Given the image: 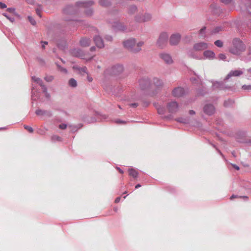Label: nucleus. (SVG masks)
I'll list each match as a JSON object with an SVG mask.
<instances>
[{
	"instance_id": "nucleus-19",
	"label": "nucleus",
	"mask_w": 251,
	"mask_h": 251,
	"mask_svg": "<svg viewBox=\"0 0 251 251\" xmlns=\"http://www.w3.org/2000/svg\"><path fill=\"white\" fill-rule=\"evenodd\" d=\"M243 74V72L240 70L231 71L226 75L225 80H228L231 76H238Z\"/></svg>"
},
{
	"instance_id": "nucleus-1",
	"label": "nucleus",
	"mask_w": 251,
	"mask_h": 251,
	"mask_svg": "<svg viewBox=\"0 0 251 251\" xmlns=\"http://www.w3.org/2000/svg\"><path fill=\"white\" fill-rule=\"evenodd\" d=\"M124 47L129 51L137 53L141 50V47L144 45V42L141 41L137 43L135 38H131L123 41Z\"/></svg>"
},
{
	"instance_id": "nucleus-15",
	"label": "nucleus",
	"mask_w": 251,
	"mask_h": 251,
	"mask_svg": "<svg viewBox=\"0 0 251 251\" xmlns=\"http://www.w3.org/2000/svg\"><path fill=\"white\" fill-rule=\"evenodd\" d=\"M160 57L167 64H172L173 60L171 55L168 53H162L159 54Z\"/></svg>"
},
{
	"instance_id": "nucleus-4",
	"label": "nucleus",
	"mask_w": 251,
	"mask_h": 251,
	"mask_svg": "<svg viewBox=\"0 0 251 251\" xmlns=\"http://www.w3.org/2000/svg\"><path fill=\"white\" fill-rule=\"evenodd\" d=\"M124 67L121 64H116L107 68L104 71L105 75H119L124 71Z\"/></svg>"
},
{
	"instance_id": "nucleus-44",
	"label": "nucleus",
	"mask_w": 251,
	"mask_h": 251,
	"mask_svg": "<svg viewBox=\"0 0 251 251\" xmlns=\"http://www.w3.org/2000/svg\"><path fill=\"white\" fill-rule=\"evenodd\" d=\"M242 89L244 90H251V85H244L242 86Z\"/></svg>"
},
{
	"instance_id": "nucleus-55",
	"label": "nucleus",
	"mask_w": 251,
	"mask_h": 251,
	"mask_svg": "<svg viewBox=\"0 0 251 251\" xmlns=\"http://www.w3.org/2000/svg\"><path fill=\"white\" fill-rule=\"evenodd\" d=\"M130 106H131V107H137V106H138V103H131L130 104Z\"/></svg>"
},
{
	"instance_id": "nucleus-39",
	"label": "nucleus",
	"mask_w": 251,
	"mask_h": 251,
	"mask_svg": "<svg viewBox=\"0 0 251 251\" xmlns=\"http://www.w3.org/2000/svg\"><path fill=\"white\" fill-rule=\"evenodd\" d=\"M24 128L30 133H32L33 132V129L32 128V127L30 126H29L26 125H24Z\"/></svg>"
},
{
	"instance_id": "nucleus-17",
	"label": "nucleus",
	"mask_w": 251,
	"mask_h": 251,
	"mask_svg": "<svg viewBox=\"0 0 251 251\" xmlns=\"http://www.w3.org/2000/svg\"><path fill=\"white\" fill-rule=\"evenodd\" d=\"M94 41L98 48L101 49L104 47L103 39L99 35H96L94 37Z\"/></svg>"
},
{
	"instance_id": "nucleus-18",
	"label": "nucleus",
	"mask_w": 251,
	"mask_h": 251,
	"mask_svg": "<svg viewBox=\"0 0 251 251\" xmlns=\"http://www.w3.org/2000/svg\"><path fill=\"white\" fill-rule=\"evenodd\" d=\"M152 83L157 89H162L164 85L163 80L157 77L153 78Z\"/></svg>"
},
{
	"instance_id": "nucleus-62",
	"label": "nucleus",
	"mask_w": 251,
	"mask_h": 251,
	"mask_svg": "<svg viewBox=\"0 0 251 251\" xmlns=\"http://www.w3.org/2000/svg\"><path fill=\"white\" fill-rule=\"evenodd\" d=\"M90 50L91 51H94L96 50V48L93 46L90 48Z\"/></svg>"
},
{
	"instance_id": "nucleus-59",
	"label": "nucleus",
	"mask_w": 251,
	"mask_h": 251,
	"mask_svg": "<svg viewBox=\"0 0 251 251\" xmlns=\"http://www.w3.org/2000/svg\"><path fill=\"white\" fill-rule=\"evenodd\" d=\"M120 200H121V198L120 197L116 198L115 200V203H118L120 201Z\"/></svg>"
},
{
	"instance_id": "nucleus-9",
	"label": "nucleus",
	"mask_w": 251,
	"mask_h": 251,
	"mask_svg": "<svg viewBox=\"0 0 251 251\" xmlns=\"http://www.w3.org/2000/svg\"><path fill=\"white\" fill-rule=\"evenodd\" d=\"M95 4L94 1L93 0H88L82 1H77L76 2V5L78 7H82V8H89L92 6H93Z\"/></svg>"
},
{
	"instance_id": "nucleus-37",
	"label": "nucleus",
	"mask_w": 251,
	"mask_h": 251,
	"mask_svg": "<svg viewBox=\"0 0 251 251\" xmlns=\"http://www.w3.org/2000/svg\"><path fill=\"white\" fill-rule=\"evenodd\" d=\"M53 76L52 75H49V76H46L45 77L44 79L47 82H51L53 79Z\"/></svg>"
},
{
	"instance_id": "nucleus-51",
	"label": "nucleus",
	"mask_w": 251,
	"mask_h": 251,
	"mask_svg": "<svg viewBox=\"0 0 251 251\" xmlns=\"http://www.w3.org/2000/svg\"><path fill=\"white\" fill-rule=\"evenodd\" d=\"M36 13H37V15H38L41 18V10L37 8V9H36Z\"/></svg>"
},
{
	"instance_id": "nucleus-13",
	"label": "nucleus",
	"mask_w": 251,
	"mask_h": 251,
	"mask_svg": "<svg viewBox=\"0 0 251 251\" xmlns=\"http://www.w3.org/2000/svg\"><path fill=\"white\" fill-rule=\"evenodd\" d=\"M71 54L75 57H80L83 58L84 56V53L83 51L80 49L75 48L72 49L70 50Z\"/></svg>"
},
{
	"instance_id": "nucleus-45",
	"label": "nucleus",
	"mask_w": 251,
	"mask_h": 251,
	"mask_svg": "<svg viewBox=\"0 0 251 251\" xmlns=\"http://www.w3.org/2000/svg\"><path fill=\"white\" fill-rule=\"evenodd\" d=\"M105 39L108 41H112V37L110 35H106L105 37Z\"/></svg>"
},
{
	"instance_id": "nucleus-21",
	"label": "nucleus",
	"mask_w": 251,
	"mask_h": 251,
	"mask_svg": "<svg viewBox=\"0 0 251 251\" xmlns=\"http://www.w3.org/2000/svg\"><path fill=\"white\" fill-rule=\"evenodd\" d=\"M35 113L38 116H44L46 115L49 117L52 116V113L50 111L43 110L40 109H38L36 110Z\"/></svg>"
},
{
	"instance_id": "nucleus-46",
	"label": "nucleus",
	"mask_w": 251,
	"mask_h": 251,
	"mask_svg": "<svg viewBox=\"0 0 251 251\" xmlns=\"http://www.w3.org/2000/svg\"><path fill=\"white\" fill-rule=\"evenodd\" d=\"M7 11L10 12V13H14V11H15V9L14 8H8L6 9Z\"/></svg>"
},
{
	"instance_id": "nucleus-25",
	"label": "nucleus",
	"mask_w": 251,
	"mask_h": 251,
	"mask_svg": "<svg viewBox=\"0 0 251 251\" xmlns=\"http://www.w3.org/2000/svg\"><path fill=\"white\" fill-rule=\"evenodd\" d=\"M129 176L133 177L134 178H137L138 176V172L134 169H129L128 170Z\"/></svg>"
},
{
	"instance_id": "nucleus-56",
	"label": "nucleus",
	"mask_w": 251,
	"mask_h": 251,
	"mask_svg": "<svg viewBox=\"0 0 251 251\" xmlns=\"http://www.w3.org/2000/svg\"><path fill=\"white\" fill-rule=\"evenodd\" d=\"M232 166H233V167L234 168H235L236 170H239L240 169V168L239 166H237L235 164H232Z\"/></svg>"
},
{
	"instance_id": "nucleus-27",
	"label": "nucleus",
	"mask_w": 251,
	"mask_h": 251,
	"mask_svg": "<svg viewBox=\"0 0 251 251\" xmlns=\"http://www.w3.org/2000/svg\"><path fill=\"white\" fill-rule=\"evenodd\" d=\"M156 108L157 110V112L159 114L163 115L165 113V109L164 107L161 106L160 105H156Z\"/></svg>"
},
{
	"instance_id": "nucleus-48",
	"label": "nucleus",
	"mask_w": 251,
	"mask_h": 251,
	"mask_svg": "<svg viewBox=\"0 0 251 251\" xmlns=\"http://www.w3.org/2000/svg\"><path fill=\"white\" fill-rule=\"evenodd\" d=\"M221 1L225 4H227L230 3L232 0H220Z\"/></svg>"
},
{
	"instance_id": "nucleus-64",
	"label": "nucleus",
	"mask_w": 251,
	"mask_h": 251,
	"mask_svg": "<svg viewBox=\"0 0 251 251\" xmlns=\"http://www.w3.org/2000/svg\"><path fill=\"white\" fill-rule=\"evenodd\" d=\"M87 79H88V80L89 82H91V81H92V80H93V78H92V77H90V76H87Z\"/></svg>"
},
{
	"instance_id": "nucleus-5",
	"label": "nucleus",
	"mask_w": 251,
	"mask_h": 251,
	"mask_svg": "<svg viewBox=\"0 0 251 251\" xmlns=\"http://www.w3.org/2000/svg\"><path fill=\"white\" fill-rule=\"evenodd\" d=\"M135 21L139 23H145L150 21L152 19L151 14L148 13H139L135 16Z\"/></svg>"
},
{
	"instance_id": "nucleus-33",
	"label": "nucleus",
	"mask_w": 251,
	"mask_h": 251,
	"mask_svg": "<svg viewBox=\"0 0 251 251\" xmlns=\"http://www.w3.org/2000/svg\"><path fill=\"white\" fill-rule=\"evenodd\" d=\"M117 28L119 30L122 31H124L126 29V26L121 24H119L118 25Z\"/></svg>"
},
{
	"instance_id": "nucleus-14",
	"label": "nucleus",
	"mask_w": 251,
	"mask_h": 251,
	"mask_svg": "<svg viewBox=\"0 0 251 251\" xmlns=\"http://www.w3.org/2000/svg\"><path fill=\"white\" fill-rule=\"evenodd\" d=\"M229 88L225 86L224 82L216 81L213 83L212 89L214 90H225Z\"/></svg>"
},
{
	"instance_id": "nucleus-10",
	"label": "nucleus",
	"mask_w": 251,
	"mask_h": 251,
	"mask_svg": "<svg viewBox=\"0 0 251 251\" xmlns=\"http://www.w3.org/2000/svg\"><path fill=\"white\" fill-rule=\"evenodd\" d=\"M139 86L141 89L144 90L149 88L151 85V81L149 78H143L139 81Z\"/></svg>"
},
{
	"instance_id": "nucleus-63",
	"label": "nucleus",
	"mask_w": 251,
	"mask_h": 251,
	"mask_svg": "<svg viewBox=\"0 0 251 251\" xmlns=\"http://www.w3.org/2000/svg\"><path fill=\"white\" fill-rule=\"evenodd\" d=\"M26 1L30 4H32L34 3V0H26Z\"/></svg>"
},
{
	"instance_id": "nucleus-2",
	"label": "nucleus",
	"mask_w": 251,
	"mask_h": 251,
	"mask_svg": "<svg viewBox=\"0 0 251 251\" xmlns=\"http://www.w3.org/2000/svg\"><path fill=\"white\" fill-rule=\"evenodd\" d=\"M246 49L245 44L239 38H235L232 41V47L229 51L235 55H240Z\"/></svg>"
},
{
	"instance_id": "nucleus-57",
	"label": "nucleus",
	"mask_w": 251,
	"mask_h": 251,
	"mask_svg": "<svg viewBox=\"0 0 251 251\" xmlns=\"http://www.w3.org/2000/svg\"><path fill=\"white\" fill-rule=\"evenodd\" d=\"M216 150L218 152V153L222 156L223 158H224L225 156L224 155H223V154L222 153V152L220 150H219L218 148H216Z\"/></svg>"
},
{
	"instance_id": "nucleus-31",
	"label": "nucleus",
	"mask_w": 251,
	"mask_h": 251,
	"mask_svg": "<svg viewBox=\"0 0 251 251\" xmlns=\"http://www.w3.org/2000/svg\"><path fill=\"white\" fill-rule=\"evenodd\" d=\"M137 8L136 6L131 5L129 8L128 13L131 14H133L137 11Z\"/></svg>"
},
{
	"instance_id": "nucleus-53",
	"label": "nucleus",
	"mask_w": 251,
	"mask_h": 251,
	"mask_svg": "<svg viewBox=\"0 0 251 251\" xmlns=\"http://www.w3.org/2000/svg\"><path fill=\"white\" fill-rule=\"evenodd\" d=\"M240 198V196H238L235 195H232L230 197V200H233L235 198Z\"/></svg>"
},
{
	"instance_id": "nucleus-3",
	"label": "nucleus",
	"mask_w": 251,
	"mask_h": 251,
	"mask_svg": "<svg viewBox=\"0 0 251 251\" xmlns=\"http://www.w3.org/2000/svg\"><path fill=\"white\" fill-rule=\"evenodd\" d=\"M208 48V46L206 43L201 42L195 43L193 48L187 51V55L190 57L197 59L198 57L196 52H201Z\"/></svg>"
},
{
	"instance_id": "nucleus-29",
	"label": "nucleus",
	"mask_w": 251,
	"mask_h": 251,
	"mask_svg": "<svg viewBox=\"0 0 251 251\" xmlns=\"http://www.w3.org/2000/svg\"><path fill=\"white\" fill-rule=\"evenodd\" d=\"M32 79L39 84L41 87L44 85V83L42 80L40 78L36 77V76H34L32 77Z\"/></svg>"
},
{
	"instance_id": "nucleus-7",
	"label": "nucleus",
	"mask_w": 251,
	"mask_h": 251,
	"mask_svg": "<svg viewBox=\"0 0 251 251\" xmlns=\"http://www.w3.org/2000/svg\"><path fill=\"white\" fill-rule=\"evenodd\" d=\"M78 11V6L75 5H68L63 9V13L66 15H73L77 13Z\"/></svg>"
},
{
	"instance_id": "nucleus-50",
	"label": "nucleus",
	"mask_w": 251,
	"mask_h": 251,
	"mask_svg": "<svg viewBox=\"0 0 251 251\" xmlns=\"http://www.w3.org/2000/svg\"><path fill=\"white\" fill-rule=\"evenodd\" d=\"M205 29H206V27L205 26L203 27L201 29V30L199 31L200 34L202 35L204 33Z\"/></svg>"
},
{
	"instance_id": "nucleus-43",
	"label": "nucleus",
	"mask_w": 251,
	"mask_h": 251,
	"mask_svg": "<svg viewBox=\"0 0 251 251\" xmlns=\"http://www.w3.org/2000/svg\"><path fill=\"white\" fill-rule=\"evenodd\" d=\"M219 57L221 60H225L226 58V56L225 54L223 53H220L219 55Z\"/></svg>"
},
{
	"instance_id": "nucleus-54",
	"label": "nucleus",
	"mask_w": 251,
	"mask_h": 251,
	"mask_svg": "<svg viewBox=\"0 0 251 251\" xmlns=\"http://www.w3.org/2000/svg\"><path fill=\"white\" fill-rule=\"evenodd\" d=\"M115 122L117 124H126V122L124 121H121L120 120H117L115 121Z\"/></svg>"
},
{
	"instance_id": "nucleus-36",
	"label": "nucleus",
	"mask_w": 251,
	"mask_h": 251,
	"mask_svg": "<svg viewBox=\"0 0 251 251\" xmlns=\"http://www.w3.org/2000/svg\"><path fill=\"white\" fill-rule=\"evenodd\" d=\"M28 19L31 24L33 25H35L36 24V22L35 20L31 17V16H28Z\"/></svg>"
},
{
	"instance_id": "nucleus-52",
	"label": "nucleus",
	"mask_w": 251,
	"mask_h": 251,
	"mask_svg": "<svg viewBox=\"0 0 251 251\" xmlns=\"http://www.w3.org/2000/svg\"><path fill=\"white\" fill-rule=\"evenodd\" d=\"M69 127L71 128V130L73 131H76L77 130V128L75 126H70Z\"/></svg>"
},
{
	"instance_id": "nucleus-32",
	"label": "nucleus",
	"mask_w": 251,
	"mask_h": 251,
	"mask_svg": "<svg viewBox=\"0 0 251 251\" xmlns=\"http://www.w3.org/2000/svg\"><path fill=\"white\" fill-rule=\"evenodd\" d=\"M93 10L92 9L90 8L85 11V14L87 16H91L93 14Z\"/></svg>"
},
{
	"instance_id": "nucleus-30",
	"label": "nucleus",
	"mask_w": 251,
	"mask_h": 251,
	"mask_svg": "<svg viewBox=\"0 0 251 251\" xmlns=\"http://www.w3.org/2000/svg\"><path fill=\"white\" fill-rule=\"evenodd\" d=\"M234 102V101L233 100L228 99V100L225 101L224 104L225 107H230V106H232Z\"/></svg>"
},
{
	"instance_id": "nucleus-41",
	"label": "nucleus",
	"mask_w": 251,
	"mask_h": 251,
	"mask_svg": "<svg viewBox=\"0 0 251 251\" xmlns=\"http://www.w3.org/2000/svg\"><path fill=\"white\" fill-rule=\"evenodd\" d=\"M3 15L7 19H8L11 22L13 23L15 21V19L14 18L10 17L6 14H3Z\"/></svg>"
},
{
	"instance_id": "nucleus-12",
	"label": "nucleus",
	"mask_w": 251,
	"mask_h": 251,
	"mask_svg": "<svg viewBox=\"0 0 251 251\" xmlns=\"http://www.w3.org/2000/svg\"><path fill=\"white\" fill-rule=\"evenodd\" d=\"M203 110L205 114L210 116L214 113L215 108L212 104H206L204 106Z\"/></svg>"
},
{
	"instance_id": "nucleus-42",
	"label": "nucleus",
	"mask_w": 251,
	"mask_h": 251,
	"mask_svg": "<svg viewBox=\"0 0 251 251\" xmlns=\"http://www.w3.org/2000/svg\"><path fill=\"white\" fill-rule=\"evenodd\" d=\"M67 127V125L65 124H61L59 125V128L61 129H65Z\"/></svg>"
},
{
	"instance_id": "nucleus-11",
	"label": "nucleus",
	"mask_w": 251,
	"mask_h": 251,
	"mask_svg": "<svg viewBox=\"0 0 251 251\" xmlns=\"http://www.w3.org/2000/svg\"><path fill=\"white\" fill-rule=\"evenodd\" d=\"M181 39V35L178 33L172 35L170 38V44L172 46L177 45Z\"/></svg>"
},
{
	"instance_id": "nucleus-28",
	"label": "nucleus",
	"mask_w": 251,
	"mask_h": 251,
	"mask_svg": "<svg viewBox=\"0 0 251 251\" xmlns=\"http://www.w3.org/2000/svg\"><path fill=\"white\" fill-rule=\"evenodd\" d=\"M69 85L70 86L75 88L77 86V83L74 78H72L69 80Z\"/></svg>"
},
{
	"instance_id": "nucleus-20",
	"label": "nucleus",
	"mask_w": 251,
	"mask_h": 251,
	"mask_svg": "<svg viewBox=\"0 0 251 251\" xmlns=\"http://www.w3.org/2000/svg\"><path fill=\"white\" fill-rule=\"evenodd\" d=\"M80 45L82 47H87L90 45L91 40L86 37L81 38L79 41Z\"/></svg>"
},
{
	"instance_id": "nucleus-40",
	"label": "nucleus",
	"mask_w": 251,
	"mask_h": 251,
	"mask_svg": "<svg viewBox=\"0 0 251 251\" xmlns=\"http://www.w3.org/2000/svg\"><path fill=\"white\" fill-rule=\"evenodd\" d=\"M57 66L58 67V69L61 72H63L64 73H67V70L66 69L61 67L60 66L58 65V64H57Z\"/></svg>"
},
{
	"instance_id": "nucleus-35",
	"label": "nucleus",
	"mask_w": 251,
	"mask_h": 251,
	"mask_svg": "<svg viewBox=\"0 0 251 251\" xmlns=\"http://www.w3.org/2000/svg\"><path fill=\"white\" fill-rule=\"evenodd\" d=\"M51 140L52 141H62L61 138L57 135L52 136L51 137Z\"/></svg>"
},
{
	"instance_id": "nucleus-49",
	"label": "nucleus",
	"mask_w": 251,
	"mask_h": 251,
	"mask_svg": "<svg viewBox=\"0 0 251 251\" xmlns=\"http://www.w3.org/2000/svg\"><path fill=\"white\" fill-rule=\"evenodd\" d=\"M6 7V5L5 3L0 2V8L4 9Z\"/></svg>"
},
{
	"instance_id": "nucleus-61",
	"label": "nucleus",
	"mask_w": 251,
	"mask_h": 251,
	"mask_svg": "<svg viewBox=\"0 0 251 251\" xmlns=\"http://www.w3.org/2000/svg\"><path fill=\"white\" fill-rule=\"evenodd\" d=\"M116 169L119 171V172L121 173V174H123L124 173V171L121 169L119 167H116Z\"/></svg>"
},
{
	"instance_id": "nucleus-60",
	"label": "nucleus",
	"mask_w": 251,
	"mask_h": 251,
	"mask_svg": "<svg viewBox=\"0 0 251 251\" xmlns=\"http://www.w3.org/2000/svg\"><path fill=\"white\" fill-rule=\"evenodd\" d=\"M189 113L190 115H194V114H195V112L193 110H190L189 111Z\"/></svg>"
},
{
	"instance_id": "nucleus-38",
	"label": "nucleus",
	"mask_w": 251,
	"mask_h": 251,
	"mask_svg": "<svg viewBox=\"0 0 251 251\" xmlns=\"http://www.w3.org/2000/svg\"><path fill=\"white\" fill-rule=\"evenodd\" d=\"M176 120L180 123H185V124L187 123V120L185 119H183L182 118H177Z\"/></svg>"
},
{
	"instance_id": "nucleus-22",
	"label": "nucleus",
	"mask_w": 251,
	"mask_h": 251,
	"mask_svg": "<svg viewBox=\"0 0 251 251\" xmlns=\"http://www.w3.org/2000/svg\"><path fill=\"white\" fill-rule=\"evenodd\" d=\"M203 55L206 58H213L215 53L212 51L207 50L203 52Z\"/></svg>"
},
{
	"instance_id": "nucleus-24",
	"label": "nucleus",
	"mask_w": 251,
	"mask_h": 251,
	"mask_svg": "<svg viewBox=\"0 0 251 251\" xmlns=\"http://www.w3.org/2000/svg\"><path fill=\"white\" fill-rule=\"evenodd\" d=\"M99 3L103 7H107L111 5V2L108 0H99Z\"/></svg>"
},
{
	"instance_id": "nucleus-16",
	"label": "nucleus",
	"mask_w": 251,
	"mask_h": 251,
	"mask_svg": "<svg viewBox=\"0 0 251 251\" xmlns=\"http://www.w3.org/2000/svg\"><path fill=\"white\" fill-rule=\"evenodd\" d=\"M184 94V90L181 87H178L174 89L172 95L175 97H180Z\"/></svg>"
},
{
	"instance_id": "nucleus-23",
	"label": "nucleus",
	"mask_w": 251,
	"mask_h": 251,
	"mask_svg": "<svg viewBox=\"0 0 251 251\" xmlns=\"http://www.w3.org/2000/svg\"><path fill=\"white\" fill-rule=\"evenodd\" d=\"M73 69L77 70L80 73L82 74V73L88 74L87 69L85 66H83L82 67H80L77 66H74Z\"/></svg>"
},
{
	"instance_id": "nucleus-47",
	"label": "nucleus",
	"mask_w": 251,
	"mask_h": 251,
	"mask_svg": "<svg viewBox=\"0 0 251 251\" xmlns=\"http://www.w3.org/2000/svg\"><path fill=\"white\" fill-rule=\"evenodd\" d=\"M42 89H43V92L44 93H48L47 92V87L44 84L43 86H41Z\"/></svg>"
},
{
	"instance_id": "nucleus-6",
	"label": "nucleus",
	"mask_w": 251,
	"mask_h": 251,
	"mask_svg": "<svg viewBox=\"0 0 251 251\" xmlns=\"http://www.w3.org/2000/svg\"><path fill=\"white\" fill-rule=\"evenodd\" d=\"M168 40V35L167 33H161L156 42V45L158 47L163 49L167 45Z\"/></svg>"
},
{
	"instance_id": "nucleus-34",
	"label": "nucleus",
	"mask_w": 251,
	"mask_h": 251,
	"mask_svg": "<svg viewBox=\"0 0 251 251\" xmlns=\"http://www.w3.org/2000/svg\"><path fill=\"white\" fill-rule=\"evenodd\" d=\"M214 44L218 47H220V48H221L223 46V43L222 41L220 40H216V41H215L214 42Z\"/></svg>"
},
{
	"instance_id": "nucleus-58",
	"label": "nucleus",
	"mask_w": 251,
	"mask_h": 251,
	"mask_svg": "<svg viewBox=\"0 0 251 251\" xmlns=\"http://www.w3.org/2000/svg\"><path fill=\"white\" fill-rule=\"evenodd\" d=\"M42 43L43 44V45H42L43 49H45V46L48 44V42H46V41H42Z\"/></svg>"
},
{
	"instance_id": "nucleus-26",
	"label": "nucleus",
	"mask_w": 251,
	"mask_h": 251,
	"mask_svg": "<svg viewBox=\"0 0 251 251\" xmlns=\"http://www.w3.org/2000/svg\"><path fill=\"white\" fill-rule=\"evenodd\" d=\"M222 27L220 26H216L212 29L210 31V34L213 35L219 33L220 31L222 30Z\"/></svg>"
},
{
	"instance_id": "nucleus-8",
	"label": "nucleus",
	"mask_w": 251,
	"mask_h": 251,
	"mask_svg": "<svg viewBox=\"0 0 251 251\" xmlns=\"http://www.w3.org/2000/svg\"><path fill=\"white\" fill-rule=\"evenodd\" d=\"M168 111L171 113H175L178 110V104L175 101L168 102L167 104Z\"/></svg>"
}]
</instances>
